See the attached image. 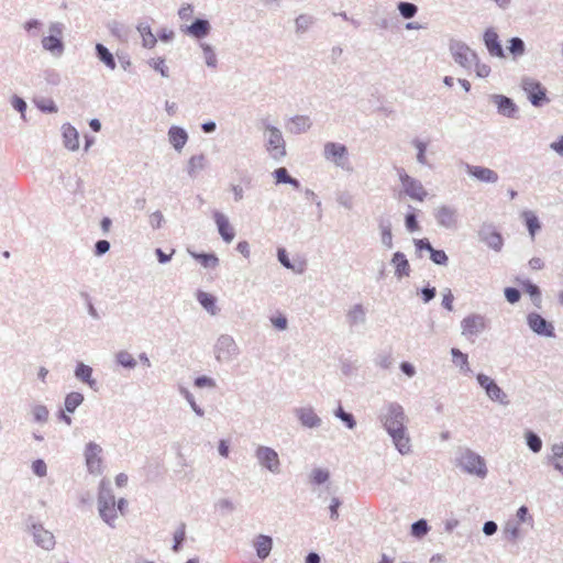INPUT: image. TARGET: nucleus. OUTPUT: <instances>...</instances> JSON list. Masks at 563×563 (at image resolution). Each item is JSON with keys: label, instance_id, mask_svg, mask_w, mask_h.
Segmentation results:
<instances>
[{"label": "nucleus", "instance_id": "obj_1", "mask_svg": "<svg viewBox=\"0 0 563 563\" xmlns=\"http://www.w3.org/2000/svg\"><path fill=\"white\" fill-rule=\"evenodd\" d=\"M455 465L464 473L485 478L488 470L486 461L478 453L470 448H459L455 456Z\"/></svg>", "mask_w": 563, "mask_h": 563}, {"label": "nucleus", "instance_id": "obj_2", "mask_svg": "<svg viewBox=\"0 0 563 563\" xmlns=\"http://www.w3.org/2000/svg\"><path fill=\"white\" fill-rule=\"evenodd\" d=\"M520 87L533 107L541 108L550 102L548 91L539 80L525 76L521 78Z\"/></svg>", "mask_w": 563, "mask_h": 563}, {"label": "nucleus", "instance_id": "obj_3", "mask_svg": "<svg viewBox=\"0 0 563 563\" xmlns=\"http://www.w3.org/2000/svg\"><path fill=\"white\" fill-rule=\"evenodd\" d=\"M98 510L102 520L110 527H114L117 519L115 498L110 487L100 486L98 494Z\"/></svg>", "mask_w": 563, "mask_h": 563}, {"label": "nucleus", "instance_id": "obj_4", "mask_svg": "<svg viewBox=\"0 0 563 563\" xmlns=\"http://www.w3.org/2000/svg\"><path fill=\"white\" fill-rule=\"evenodd\" d=\"M378 420L380 421L385 431H389L390 429H396L397 427H401L407 423L408 418L405 413L402 406L398 402H388L384 411H382L378 416Z\"/></svg>", "mask_w": 563, "mask_h": 563}, {"label": "nucleus", "instance_id": "obj_5", "mask_svg": "<svg viewBox=\"0 0 563 563\" xmlns=\"http://www.w3.org/2000/svg\"><path fill=\"white\" fill-rule=\"evenodd\" d=\"M26 529L32 534L35 544L44 550L54 549L56 541L54 534L36 521L33 516H29L25 520Z\"/></svg>", "mask_w": 563, "mask_h": 563}, {"label": "nucleus", "instance_id": "obj_6", "mask_svg": "<svg viewBox=\"0 0 563 563\" xmlns=\"http://www.w3.org/2000/svg\"><path fill=\"white\" fill-rule=\"evenodd\" d=\"M449 51L453 60L465 69H471L477 59V54L466 43L451 38L449 42Z\"/></svg>", "mask_w": 563, "mask_h": 563}, {"label": "nucleus", "instance_id": "obj_7", "mask_svg": "<svg viewBox=\"0 0 563 563\" xmlns=\"http://www.w3.org/2000/svg\"><path fill=\"white\" fill-rule=\"evenodd\" d=\"M323 156L325 159L334 163L338 167L343 169L349 168V152L344 144L327 142L323 147Z\"/></svg>", "mask_w": 563, "mask_h": 563}, {"label": "nucleus", "instance_id": "obj_8", "mask_svg": "<svg viewBox=\"0 0 563 563\" xmlns=\"http://www.w3.org/2000/svg\"><path fill=\"white\" fill-rule=\"evenodd\" d=\"M397 173L407 196L419 201L427 197L428 192L420 180L409 176L404 168H398Z\"/></svg>", "mask_w": 563, "mask_h": 563}, {"label": "nucleus", "instance_id": "obj_9", "mask_svg": "<svg viewBox=\"0 0 563 563\" xmlns=\"http://www.w3.org/2000/svg\"><path fill=\"white\" fill-rule=\"evenodd\" d=\"M255 457L262 467L268 470L273 474H278L280 472L279 456L273 448L258 445L255 450Z\"/></svg>", "mask_w": 563, "mask_h": 563}, {"label": "nucleus", "instance_id": "obj_10", "mask_svg": "<svg viewBox=\"0 0 563 563\" xmlns=\"http://www.w3.org/2000/svg\"><path fill=\"white\" fill-rule=\"evenodd\" d=\"M265 146L272 158L276 161L282 159L286 155V143L278 128H268V139Z\"/></svg>", "mask_w": 563, "mask_h": 563}, {"label": "nucleus", "instance_id": "obj_11", "mask_svg": "<svg viewBox=\"0 0 563 563\" xmlns=\"http://www.w3.org/2000/svg\"><path fill=\"white\" fill-rule=\"evenodd\" d=\"M476 379L479 386L485 389L486 395L490 400L497 401L501 405L509 404L507 394L489 376L481 373L476 376Z\"/></svg>", "mask_w": 563, "mask_h": 563}, {"label": "nucleus", "instance_id": "obj_12", "mask_svg": "<svg viewBox=\"0 0 563 563\" xmlns=\"http://www.w3.org/2000/svg\"><path fill=\"white\" fill-rule=\"evenodd\" d=\"M478 239L496 252H500L503 249L504 239L492 223L482 224L478 230Z\"/></svg>", "mask_w": 563, "mask_h": 563}, {"label": "nucleus", "instance_id": "obj_13", "mask_svg": "<svg viewBox=\"0 0 563 563\" xmlns=\"http://www.w3.org/2000/svg\"><path fill=\"white\" fill-rule=\"evenodd\" d=\"M102 448L95 443L89 442L85 448V461L87 470L90 474H100L102 471Z\"/></svg>", "mask_w": 563, "mask_h": 563}, {"label": "nucleus", "instance_id": "obj_14", "mask_svg": "<svg viewBox=\"0 0 563 563\" xmlns=\"http://www.w3.org/2000/svg\"><path fill=\"white\" fill-rule=\"evenodd\" d=\"M433 216L440 227L449 230L457 228L459 213L454 207L440 206L434 210Z\"/></svg>", "mask_w": 563, "mask_h": 563}, {"label": "nucleus", "instance_id": "obj_15", "mask_svg": "<svg viewBox=\"0 0 563 563\" xmlns=\"http://www.w3.org/2000/svg\"><path fill=\"white\" fill-rule=\"evenodd\" d=\"M387 433L391 438L396 450L401 455H406L411 452V440L406 424L397 427L396 429H390Z\"/></svg>", "mask_w": 563, "mask_h": 563}, {"label": "nucleus", "instance_id": "obj_16", "mask_svg": "<svg viewBox=\"0 0 563 563\" xmlns=\"http://www.w3.org/2000/svg\"><path fill=\"white\" fill-rule=\"evenodd\" d=\"M489 99L494 104H496L497 112L500 115L509 119L517 118L519 108L511 98L504 95L494 93L489 96Z\"/></svg>", "mask_w": 563, "mask_h": 563}, {"label": "nucleus", "instance_id": "obj_17", "mask_svg": "<svg viewBox=\"0 0 563 563\" xmlns=\"http://www.w3.org/2000/svg\"><path fill=\"white\" fill-rule=\"evenodd\" d=\"M529 328L542 336H554V327L551 322L544 319L541 314L537 312H530L527 317Z\"/></svg>", "mask_w": 563, "mask_h": 563}, {"label": "nucleus", "instance_id": "obj_18", "mask_svg": "<svg viewBox=\"0 0 563 563\" xmlns=\"http://www.w3.org/2000/svg\"><path fill=\"white\" fill-rule=\"evenodd\" d=\"M461 325L464 335H478L486 329V319L481 314H471L462 320Z\"/></svg>", "mask_w": 563, "mask_h": 563}, {"label": "nucleus", "instance_id": "obj_19", "mask_svg": "<svg viewBox=\"0 0 563 563\" xmlns=\"http://www.w3.org/2000/svg\"><path fill=\"white\" fill-rule=\"evenodd\" d=\"M484 44L492 56L505 57V52L499 41V36L494 27H488L483 35Z\"/></svg>", "mask_w": 563, "mask_h": 563}, {"label": "nucleus", "instance_id": "obj_20", "mask_svg": "<svg viewBox=\"0 0 563 563\" xmlns=\"http://www.w3.org/2000/svg\"><path fill=\"white\" fill-rule=\"evenodd\" d=\"M295 415L305 428H319L321 426V419L316 413L312 407H299L295 409Z\"/></svg>", "mask_w": 563, "mask_h": 563}, {"label": "nucleus", "instance_id": "obj_21", "mask_svg": "<svg viewBox=\"0 0 563 563\" xmlns=\"http://www.w3.org/2000/svg\"><path fill=\"white\" fill-rule=\"evenodd\" d=\"M466 172L468 175L475 177L476 179L483 183L495 184L499 179L498 174L488 167L466 164Z\"/></svg>", "mask_w": 563, "mask_h": 563}, {"label": "nucleus", "instance_id": "obj_22", "mask_svg": "<svg viewBox=\"0 0 563 563\" xmlns=\"http://www.w3.org/2000/svg\"><path fill=\"white\" fill-rule=\"evenodd\" d=\"M390 264L395 268V277L397 279H402L404 277L410 276L411 267L406 255L402 252H395L391 256Z\"/></svg>", "mask_w": 563, "mask_h": 563}, {"label": "nucleus", "instance_id": "obj_23", "mask_svg": "<svg viewBox=\"0 0 563 563\" xmlns=\"http://www.w3.org/2000/svg\"><path fill=\"white\" fill-rule=\"evenodd\" d=\"M213 219L217 224L218 232L223 239V241L230 243L235 236V231L231 227L228 218L220 211H214Z\"/></svg>", "mask_w": 563, "mask_h": 563}, {"label": "nucleus", "instance_id": "obj_24", "mask_svg": "<svg viewBox=\"0 0 563 563\" xmlns=\"http://www.w3.org/2000/svg\"><path fill=\"white\" fill-rule=\"evenodd\" d=\"M547 464L553 466L561 475H563V443H554L551 445V453L545 457Z\"/></svg>", "mask_w": 563, "mask_h": 563}, {"label": "nucleus", "instance_id": "obj_25", "mask_svg": "<svg viewBox=\"0 0 563 563\" xmlns=\"http://www.w3.org/2000/svg\"><path fill=\"white\" fill-rule=\"evenodd\" d=\"M62 130L65 147L70 151H77L79 148L78 131L70 123H64Z\"/></svg>", "mask_w": 563, "mask_h": 563}, {"label": "nucleus", "instance_id": "obj_26", "mask_svg": "<svg viewBox=\"0 0 563 563\" xmlns=\"http://www.w3.org/2000/svg\"><path fill=\"white\" fill-rule=\"evenodd\" d=\"M211 25L207 19H196L189 26H187V33L191 36L200 40L209 35Z\"/></svg>", "mask_w": 563, "mask_h": 563}, {"label": "nucleus", "instance_id": "obj_27", "mask_svg": "<svg viewBox=\"0 0 563 563\" xmlns=\"http://www.w3.org/2000/svg\"><path fill=\"white\" fill-rule=\"evenodd\" d=\"M312 125L308 115H295L289 120L287 129L292 134H301L307 132Z\"/></svg>", "mask_w": 563, "mask_h": 563}, {"label": "nucleus", "instance_id": "obj_28", "mask_svg": "<svg viewBox=\"0 0 563 563\" xmlns=\"http://www.w3.org/2000/svg\"><path fill=\"white\" fill-rule=\"evenodd\" d=\"M254 548L256 550V555L261 560H265L272 551L273 539L266 534H258L254 540Z\"/></svg>", "mask_w": 563, "mask_h": 563}, {"label": "nucleus", "instance_id": "obj_29", "mask_svg": "<svg viewBox=\"0 0 563 563\" xmlns=\"http://www.w3.org/2000/svg\"><path fill=\"white\" fill-rule=\"evenodd\" d=\"M168 137H169L170 144L178 152L185 146V144L188 141V134L185 131V129H183L180 126H176V125H173L172 128H169Z\"/></svg>", "mask_w": 563, "mask_h": 563}, {"label": "nucleus", "instance_id": "obj_30", "mask_svg": "<svg viewBox=\"0 0 563 563\" xmlns=\"http://www.w3.org/2000/svg\"><path fill=\"white\" fill-rule=\"evenodd\" d=\"M75 376L86 383L91 389H98V383L92 378V368L84 363H78L75 369Z\"/></svg>", "mask_w": 563, "mask_h": 563}, {"label": "nucleus", "instance_id": "obj_31", "mask_svg": "<svg viewBox=\"0 0 563 563\" xmlns=\"http://www.w3.org/2000/svg\"><path fill=\"white\" fill-rule=\"evenodd\" d=\"M96 56L100 62H102L109 69L113 70L117 67V62L113 54L101 43H97L96 47Z\"/></svg>", "mask_w": 563, "mask_h": 563}, {"label": "nucleus", "instance_id": "obj_32", "mask_svg": "<svg viewBox=\"0 0 563 563\" xmlns=\"http://www.w3.org/2000/svg\"><path fill=\"white\" fill-rule=\"evenodd\" d=\"M136 29L142 36L143 46L146 48H153L157 43V38L153 34L150 24L147 22H140Z\"/></svg>", "mask_w": 563, "mask_h": 563}, {"label": "nucleus", "instance_id": "obj_33", "mask_svg": "<svg viewBox=\"0 0 563 563\" xmlns=\"http://www.w3.org/2000/svg\"><path fill=\"white\" fill-rule=\"evenodd\" d=\"M190 256L198 261L205 268H216L219 265V258L213 253H198L188 250Z\"/></svg>", "mask_w": 563, "mask_h": 563}, {"label": "nucleus", "instance_id": "obj_34", "mask_svg": "<svg viewBox=\"0 0 563 563\" xmlns=\"http://www.w3.org/2000/svg\"><path fill=\"white\" fill-rule=\"evenodd\" d=\"M378 227L380 230V240L384 246L387 249H391L393 244V233H391V223L386 218H380L378 220Z\"/></svg>", "mask_w": 563, "mask_h": 563}, {"label": "nucleus", "instance_id": "obj_35", "mask_svg": "<svg viewBox=\"0 0 563 563\" xmlns=\"http://www.w3.org/2000/svg\"><path fill=\"white\" fill-rule=\"evenodd\" d=\"M42 45L44 49L60 56L64 52V43L60 37L48 35L43 37Z\"/></svg>", "mask_w": 563, "mask_h": 563}, {"label": "nucleus", "instance_id": "obj_36", "mask_svg": "<svg viewBox=\"0 0 563 563\" xmlns=\"http://www.w3.org/2000/svg\"><path fill=\"white\" fill-rule=\"evenodd\" d=\"M365 316L366 312L363 305L356 303L347 311L346 319L350 327H354L356 324L364 323Z\"/></svg>", "mask_w": 563, "mask_h": 563}, {"label": "nucleus", "instance_id": "obj_37", "mask_svg": "<svg viewBox=\"0 0 563 563\" xmlns=\"http://www.w3.org/2000/svg\"><path fill=\"white\" fill-rule=\"evenodd\" d=\"M206 167V156L203 154L194 155L189 158L187 165V173L191 178L197 176L199 170Z\"/></svg>", "mask_w": 563, "mask_h": 563}, {"label": "nucleus", "instance_id": "obj_38", "mask_svg": "<svg viewBox=\"0 0 563 563\" xmlns=\"http://www.w3.org/2000/svg\"><path fill=\"white\" fill-rule=\"evenodd\" d=\"M197 300L211 314H216L218 312L216 307L217 299L213 295L199 290L197 294Z\"/></svg>", "mask_w": 563, "mask_h": 563}, {"label": "nucleus", "instance_id": "obj_39", "mask_svg": "<svg viewBox=\"0 0 563 563\" xmlns=\"http://www.w3.org/2000/svg\"><path fill=\"white\" fill-rule=\"evenodd\" d=\"M84 399V395L79 391L67 394L64 401L65 410L73 413L82 404Z\"/></svg>", "mask_w": 563, "mask_h": 563}, {"label": "nucleus", "instance_id": "obj_40", "mask_svg": "<svg viewBox=\"0 0 563 563\" xmlns=\"http://www.w3.org/2000/svg\"><path fill=\"white\" fill-rule=\"evenodd\" d=\"M238 349L235 341L231 335L222 334L219 336L214 352H233Z\"/></svg>", "mask_w": 563, "mask_h": 563}, {"label": "nucleus", "instance_id": "obj_41", "mask_svg": "<svg viewBox=\"0 0 563 563\" xmlns=\"http://www.w3.org/2000/svg\"><path fill=\"white\" fill-rule=\"evenodd\" d=\"M522 217L525 219L529 234L533 239L536 233L541 229V223L532 211H523Z\"/></svg>", "mask_w": 563, "mask_h": 563}, {"label": "nucleus", "instance_id": "obj_42", "mask_svg": "<svg viewBox=\"0 0 563 563\" xmlns=\"http://www.w3.org/2000/svg\"><path fill=\"white\" fill-rule=\"evenodd\" d=\"M179 394L188 401L191 409L198 417L205 416V410L196 402L194 395L185 386H178Z\"/></svg>", "mask_w": 563, "mask_h": 563}, {"label": "nucleus", "instance_id": "obj_43", "mask_svg": "<svg viewBox=\"0 0 563 563\" xmlns=\"http://www.w3.org/2000/svg\"><path fill=\"white\" fill-rule=\"evenodd\" d=\"M508 49L512 57L517 59L526 53V44L522 38L514 36L509 40Z\"/></svg>", "mask_w": 563, "mask_h": 563}, {"label": "nucleus", "instance_id": "obj_44", "mask_svg": "<svg viewBox=\"0 0 563 563\" xmlns=\"http://www.w3.org/2000/svg\"><path fill=\"white\" fill-rule=\"evenodd\" d=\"M200 46L203 52L206 65L210 68H217L218 58H217L213 47L208 43H201Z\"/></svg>", "mask_w": 563, "mask_h": 563}, {"label": "nucleus", "instance_id": "obj_45", "mask_svg": "<svg viewBox=\"0 0 563 563\" xmlns=\"http://www.w3.org/2000/svg\"><path fill=\"white\" fill-rule=\"evenodd\" d=\"M430 530L428 521L426 519H419L411 525L410 533L412 537L421 539Z\"/></svg>", "mask_w": 563, "mask_h": 563}, {"label": "nucleus", "instance_id": "obj_46", "mask_svg": "<svg viewBox=\"0 0 563 563\" xmlns=\"http://www.w3.org/2000/svg\"><path fill=\"white\" fill-rule=\"evenodd\" d=\"M526 443L533 453H539L542 449L541 438L533 431L528 430L526 432Z\"/></svg>", "mask_w": 563, "mask_h": 563}, {"label": "nucleus", "instance_id": "obj_47", "mask_svg": "<svg viewBox=\"0 0 563 563\" xmlns=\"http://www.w3.org/2000/svg\"><path fill=\"white\" fill-rule=\"evenodd\" d=\"M334 416L339 418L347 429L352 430L356 427V420L351 412H346L342 406L334 411Z\"/></svg>", "mask_w": 563, "mask_h": 563}, {"label": "nucleus", "instance_id": "obj_48", "mask_svg": "<svg viewBox=\"0 0 563 563\" xmlns=\"http://www.w3.org/2000/svg\"><path fill=\"white\" fill-rule=\"evenodd\" d=\"M397 8L400 15L406 20L412 19L418 12V7L407 1H400Z\"/></svg>", "mask_w": 563, "mask_h": 563}, {"label": "nucleus", "instance_id": "obj_49", "mask_svg": "<svg viewBox=\"0 0 563 563\" xmlns=\"http://www.w3.org/2000/svg\"><path fill=\"white\" fill-rule=\"evenodd\" d=\"M314 22L313 16L309 14H299L295 20L296 32L303 33L306 32Z\"/></svg>", "mask_w": 563, "mask_h": 563}, {"label": "nucleus", "instance_id": "obj_50", "mask_svg": "<svg viewBox=\"0 0 563 563\" xmlns=\"http://www.w3.org/2000/svg\"><path fill=\"white\" fill-rule=\"evenodd\" d=\"M504 534L508 541L515 542L520 534L519 522L509 520L504 528Z\"/></svg>", "mask_w": 563, "mask_h": 563}, {"label": "nucleus", "instance_id": "obj_51", "mask_svg": "<svg viewBox=\"0 0 563 563\" xmlns=\"http://www.w3.org/2000/svg\"><path fill=\"white\" fill-rule=\"evenodd\" d=\"M186 538V523L181 522L174 533L173 551L178 552L183 548Z\"/></svg>", "mask_w": 563, "mask_h": 563}, {"label": "nucleus", "instance_id": "obj_52", "mask_svg": "<svg viewBox=\"0 0 563 563\" xmlns=\"http://www.w3.org/2000/svg\"><path fill=\"white\" fill-rule=\"evenodd\" d=\"M107 27L113 36H115L120 40L126 37V35H128L126 27L124 26V24H122L121 22H119L117 20L110 21L107 24Z\"/></svg>", "mask_w": 563, "mask_h": 563}, {"label": "nucleus", "instance_id": "obj_53", "mask_svg": "<svg viewBox=\"0 0 563 563\" xmlns=\"http://www.w3.org/2000/svg\"><path fill=\"white\" fill-rule=\"evenodd\" d=\"M330 478V473L324 468H314L310 474V483L312 485H321Z\"/></svg>", "mask_w": 563, "mask_h": 563}, {"label": "nucleus", "instance_id": "obj_54", "mask_svg": "<svg viewBox=\"0 0 563 563\" xmlns=\"http://www.w3.org/2000/svg\"><path fill=\"white\" fill-rule=\"evenodd\" d=\"M35 104L44 113H56L58 111L56 103L51 98L35 100Z\"/></svg>", "mask_w": 563, "mask_h": 563}, {"label": "nucleus", "instance_id": "obj_55", "mask_svg": "<svg viewBox=\"0 0 563 563\" xmlns=\"http://www.w3.org/2000/svg\"><path fill=\"white\" fill-rule=\"evenodd\" d=\"M147 64L153 69L158 71L163 77H168L169 76V69H168V67L165 64V58H163V57L151 58V59H148Z\"/></svg>", "mask_w": 563, "mask_h": 563}, {"label": "nucleus", "instance_id": "obj_56", "mask_svg": "<svg viewBox=\"0 0 563 563\" xmlns=\"http://www.w3.org/2000/svg\"><path fill=\"white\" fill-rule=\"evenodd\" d=\"M33 419L35 422L44 423L48 419V409L44 405H35L32 409Z\"/></svg>", "mask_w": 563, "mask_h": 563}, {"label": "nucleus", "instance_id": "obj_57", "mask_svg": "<svg viewBox=\"0 0 563 563\" xmlns=\"http://www.w3.org/2000/svg\"><path fill=\"white\" fill-rule=\"evenodd\" d=\"M413 244L416 247V254L418 257H422V251H427L431 253V250H433V246L431 245L429 239L422 238V239H413Z\"/></svg>", "mask_w": 563, "mask_h": 563}, {"label": "nucleus", "instance_id": "obj_58", "mask_svg": "<svg viewBox=\"0 0 563 563\" xmlns=\"http://www.w3.org/2000/svg\"><path fill=\"white\" fill-rule=\"evenodd\" d=\"M277 258L279 261V263L288 268V269H292L299 274H301L303 272V267H300L299 269H296L295 266L292 265V263L290 262L289 257H288V254L286 252L285 249H278L277 251Z\"/></svg>", "mask_w": 563, "mask_h": 563}, {"label": "nucleus", "instance_id": "obj_59", "mask_svg": "<svg viewBox=\"0 0 563 563\" xmlns=\"http://www.w3.org/2000/svg\"><path fill=\"white\" fill-rule=\"evenodd\" d=\"M430 260L434 264L441 265V266H446L449 263V257L443 250H435V249L431 250Z\"/></svg>", "mask_w": 563, "mask_h": 563}, {"label": "nucleus", "instance_id": "obj_60", "mask_svg": "<svg viewBox=\"0 0 563 563\" xmlns=\"http://www.w3.org/2000/svg\"><path fill=\"white\" fill-rule=\"evenodd\" d=\"M453 356V363L461 368L462 372L465 374L472 373L467 356L468 354H452Z\"/></svg>", "mask_w": 563, "mask_h": 563}, {"label": "nucleus", "instance_id": "obj_61", "mask_svg": "<svg viewBox=\"0 0 563 563\" xmlns=\"http://www.w3.org/2000/svg\"><path fill=\"white\" fill-rule=\"evenodd\" d=\"M43 77L48 85L57 86L60 84V75L56 69H45L43 73Z\"/></svg>", "mask_w": 563, "mask_h": 563}, {"label": "nucleus", "instance_id": "obj_62", "mask_svg": "<svg viewBox=\"0 0 563 563\" xmlns=\"http://www.w3.org/2000/svg\"><path fill=\"white\" fill-rule=\"evenodd\" d=\"M117 363L125 368H134L136 365V361L133 357V354H115Z\"/></svg>", "mask_w": 563, "mask_h": 563}, {"label": "nucleus", "instance_id": "obj_63", "mask_svg": "<svg viewBox=\"0 0 563 563\" xmlns=\"http://www.w3.org/2000/svg\"><path fill=\"white\" fill-rule=\"evenodd\" d=\"M419 295L421 296V299L424 303L430 302L432 299H434L437 295V289L433 286H430L429 284L424 287H422L419 290Z\"/></svg>", "mask_w": 563, "mask_h": 563}, {"label": "nucleus", "instance_id": "obj_64", "mask_svg": "<svg viewBox=\"0 0 563 563\" xmlns=\"http://www.w3.org/2000/svg\"><path fill=\"white\" fill-rule=\"evenodd\" d=\"M273 177L275 178V183L278 184H286L288 180H290V175L286 167H279L276 168L273 172Z\"/></svg>", "mask_w": 563, "mask_h": 563}]
</instances>
